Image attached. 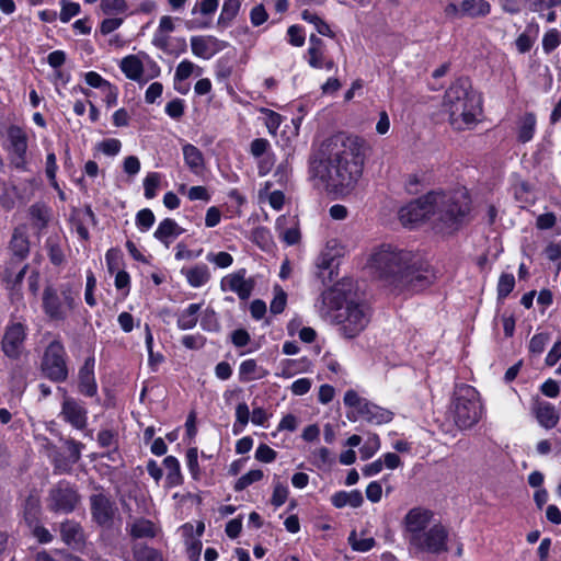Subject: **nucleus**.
<instances>
[{"label":"nucleus","mask_w":561,"mask_h":561,"mask_svg":"<svg viewBox=\"0 0 561 561\" xmlns=\"http://www.w3.org/2000/svg\"><path fill=\"white\" fill-rule=\"evenodd\" d=\"M363 164V141L355 136L337 134L322 142L310 161V174L327 192L346 194L362 176Z\"/></svg>","instance_id":"f257e3e1"},{"label":"nucleus","mask_w":561,"mask_h":561,"mask_svg":"<svg viewBox=\"0 0 561 561\" xmlns=\"http://www.w3.org/2000/svg\"><path fill=\"white\" fill-rule=\"evenodd\" d=\"M444 106L449 114L450 125L457 130L471 128L481 114V100L466 78L456 80L447 89Z\"/></svg>","instance_id":"f03ea898"},{"label":"nucleus","mask_w":561,"mask_h":561,"mask_svg":"<svg viewBox=\"0 0 561 561\" xmlns=\"http://www.w3.org/2000/svg\"><path fill=\"white\" fill-rule=\"evenodd\" d=\"M433 208V221L443 232L458 229L470 211V197L466 188L451 192L430 193Z\"/></svg>","instance_id":"7ed1b4c3"},{"label":"nucleus","mask_w":561,"mask_h":561,"mask_svg":"<svg viewBox=\"0 0 561 561\" xmlns=\"http://www.w3.org/2000/svg\"><path fill=\"white\" fill-rule=\"evenodd\" d=\"M453 416L455 424L461 428H470L482 416V404L479 392L469 385L456 388L453 401Z\"/></svg>","instance_id":"20e7f679"},{"label":"nucleus","mask_w":561,"mask_h":561,"mask_svg":"<svg viewBox=\"0 0 561 561\" xmlns=\"http://www.w3.org/2000/svg\"><path fill=\"white\" fill-rule=\"evenodd\" d=\"M412 260V253L396 250L391 247H381L373 253L369 264L374 273L394 287V278L402 273L404 265Z\"/></svg>","instance_id":"39448f33"},{"label":"nucleus","mask_w":561,"mask_h":561,"mask_svg":"<svg viewBox=\"0 0 561 561\" xmlns=\"http://www.w3.org/2000/svg\"><path fill=\"white\" fill-rule=\"evenodd\" d=\"M435 279L431 266L419 256L412 254V260L399 276L394 278V289L399 291L419 293L428 287Z\"/></svg>","instance_id":"423d86ee"},{"label":"nucleus","mask_w":561,"mask_h":561,"mask_svg":"<svg viewBox=\"0 0 561 561\" xmlns=\"http://www.w3.org/2000/svg\"><path fill=\"white\" fill-rule=\"evenodd\" d=\"M334 318L340 325L341 334L346 339H353L369 323L370 310L365 304L350 300L346 302L345 308L337 312Z\"/></svg>","instance_id":"0eeeda50"},{"label":"nucleus","mask_w":561,"mask_h":561,"mask_svg":"<svg viewBox=\"0 0 561 561\" xmlns=\"http://www.w3.org/2000/svg\"><path fill=\"white\" fill-rule=\"evenodd\" d=\"M41 370L53 382L67 380L66 351L60 341L54 340L48 344L42 358Z\"/></svg>","instance_id":"6e6552de"},{"label":"nucleus","mask_w":561,"mask_h":561,"mask_svg":"<svg viewBox=\"0 0 561 561\" xmlns=\"http://www.w3.org/2000/svg\"><path fill=\"white\" fill-rule=\"evenodd\" d=\"M81 496L76 485L61 480L48 492L47 508L56 514H70L80 504Z\"/></svg>","instance_id":"1a4fd4ad"},{"label":"nucleus","mask_w":561,"mask_h":561,"mask_svg":"<svg viewBox=\"0 0 561 561\" xmlns=\"http://www.w3.org/2000/svg\"><path fill=\"white\" fill-rule=\"evenodd\" d=\"M448 537L447 528L442 524H435L420 535L408 537V540L410 547L415 551L440 554L448 551Z\"/></svg>","instance_id":"9d476101"},{"label":"nucleus","mask_w":561,"mask_h":561,"mask_svg":"<svg viewBox=\"0 0 561 561\" xmlns=\"http://www.w3.org/2000/svg\"><path fill=\"white\" fill-rule=\"evenodd\" d=\"M75 308L72 290L64 286L60 293L51 286H47L43 293L44 312L53 320H64L67 312Z\"/></svg>","instance_id":"9b49d317"},{"label":"nucleus","mask_w":561,"mask_h":561,"mask_svg":"<svg viewBox=\"0 0 561 561\" xmlns=\"http://www.w3.org/2000/svg\"><path fill=\"white\" fill-rule=\"evenodd\" d=\"M26 325L19 321H9L1 340V350L10 359H19L24 350Z\"/></svg>","instance_id":"f8f14e48"},{"label":"nucleus","mask_w":561,"mask_h":561,"mask_svg":"<svg viewBox=\"0 0 561 561\" xmlns=\"http://www.w3.org/2000/svg\"><path fill=\"white\" fill-rule=\"evenodd\" d=\"M89 502L93 522L103 528H111L117 512L115 503L103 492L91 494Z\"/></svg>","instance_id":"ddd939ff"},{"label":"nucleus","mask_w":561,"mask_h":561,"mask_svg":"<svg viewBox=\"0 0 561 561\" xmlns=\"http://www.w3.org/2000/svg\"><path fill=\"white\" fill-rule=\"evenodd\" d=\"M432 199L430 193L421 198H417L407 206L402 207L399 211V218L403 226H413L426 218L433 220Z\"/></svg>","instance_id":"4468645a"},{"label":"nucleus","mask_w":561,"mask_h":561,"mask_svg":"<svg viewBox=\"0 0 561 561\" xmlns=\"http://www.w3.org/2000/svg\"><path fill=\"white\" fill-rule=\"evenodd\" d=\"M219 0H196L191 10V19L185 22L188 30H205L210 27L213 15L217 11Z\"/></svg>","instance_id":"2eb2a0df"},{"label":"nucleus","mask_w":561,"mask_h":561,"mask_svg":"<svg viewBox=\"0 0 561 561\" xmlns=\"http://www.w3.org/2000/svg\"><path fill=\"white\" fill-rule=\"evenodd\" d=\"M8 139L11 163L16 169L26 170L27 136L25 131L12 125L8 128Z\"/></svg>","instance_id":"dca6fc26"},{"label":"nucleus","mask_w":561,"mask_h":561,"mask_svg":"<svg viewBox=\"0 0 561 561\" xmlns=\"http://www.w3.org/2000/svg\"><path fill=\"white\" fill-rule=\"evenodd\" d=\"M350 301L342 288L335 286L324 290L316 302V308L322 317L330 316L332 311H342Z\"/></svg>","instance_id":"f3484780"},{"label":"nucleus","mask_w":561,"mask_h":561,"mask_svg":"<svg viewBox=\"0 0 561 561\" xmlns=\"http://www.w3.org/2000/svg\"><path fill=\"white\" fill-rule=\"evenodd\" d=\"M87 414L88 411L81 402L65 394L60 412L64 421L77 430H84L88 421Z\"/></svg>","instance_id":"a211bd4d"},{"label":"nucleus","mask_w":561,"mask_h":561,"mask_svg":"<svg viewBox=\"0 0 561 561\" xmlns=\"http://www.w3.org/2000/svg\"><path fill=\"white\" fill-rule=\"evenodd\" d=\"M247 271L241 268L221 280L222 290L229 289L238 295L242 300H247L254 288V279L245 278Z\"/></svg>","instance_id":"6ab92c4d"},{"label":"nucleus","mask_w":561,"mask_h":561,"mask_svg":"<svg viewBox=\"0 0 561 561\" xmlns=\"http://www.w3.org/2000/svg\"><path fill=\"white\" fill-rule=\"evenodd\" d=\"M359 417L364 419L368 423L380 425L390 422L393 417V413L367 400L358 414H355V412L347 413V419L350 421H356Z\"/></svg>","instance_id":"aec40b11"},{"label":"nucleus","mask_w":561,"mask_h":561,"mask_svg":"<svg viewBox=\"0 0 561 561\" xmlns=\"http://www.w3.org/2000/svg\"><path fill=\"white\" fill-rule=\"evenodd\" d=\"M432 518L433 512L427 508L414 507L410 510L404 517V526L409 537L423 533Z\"/></svg>","instance_id":"412c9836"},{"label":"nucleus","mask_w":561,"mask_h":561,"mask_svg":"<svg viewBox=\"0 0 561 561\" xmlns=\"http://www.w3.org/2000/svg\"><path fill=\"white\" fill-rule=\"evenodd\" d=\"M226 47V43L214 36H192V53L199 58L209 59Z\"/></svg>","instance_id":"4be33fe9"},{"label":"nucleus","mask_w":561,"mask_h":561,"mask_svg":"<svg viewBox=\"0 0 561 561\" xmlns=\"http://www.w3.org/2000/svg\"><path fill=\"white\" fill-rule=\"evenodd\" d=\"M94 357H88L79 370V391L87 397H93L98 391L94 378Z\"/></svg>","instance_id":"5701e85b"},{"label":"nucleus","mask_w":561,"mask_h":561,"mask_svg":"<svg viewBox=\"0 0 561 561\" xmlns=\"http://www.w3.org/2000/svg\"><path fill=\"white\" fill-rule=\"evenodd\" d=\"M60 536L62 541L70 547H80L84 542V533L81 525L73 520L67 519L60 524Z\"/></svg>","instance_id":"b1692460"},{"label":"nucleus","mask_w":561,"mask_h":561,"mask_svg":"<svg viewBox=\"0 0 561 561\" xmlns=\"http://www.w3.org/2000/svg\"><path fill=\"white\" fill-rule=\"evenodd\" d=\"M534 412L538 423L547 430L553 428L560 420L554 405L546 401L537 402Z\"/></svg>","instance_id":"393cba45"},{"label":"nucleus","mask_w":561,"mask_h":561,"mask_svg":"<svg viewBox=\"0 0 561 561\" xmlns=\"http://www.w3.org/2000/svg\"><path fill=\"white\" fill-rule=\"evenodd\" d=\"M308 64L316 69L323 68L325 57V44L324 42L312 34L309 37V48L307 50Z\"/></svg>","instance_id":"a878e982"},{"label":"nucleus","mask_w":561,"mask_h":561,"mask_svg":"<svg viewBox=\"0 0 561 561\" xmlns=\"http://www.w3.org/2000/svg\"><path fill=\"white\" fill-rule=\"evenodd\" d=\"M183 229L171 218L162 220L154 231V238L164 243L167 247L170 244L171 238H176L183 233Z\"/></svg>","instance_id":"bb28decb"},{"label":"nucleus","mask_w":561,"mask_h":561,"mask_svg":"<svg viewBox=\"0 0 561 561\" xmlns=\"http://www.w3.org/2000/svg\"><path fill=\"white\" fill-rule=\"evenodd\" d=\"M465 18H485L491 12V4L486 0H461Z\"/></svg>","instance_id":"cd10ccee"},{"label":"nucleus","mask_w":561,"mask_h":561,"mask_svg":"<svg viewBox=\"0 0 561 561\" xmlns=\"http://www.w3.org/2000/svg\"><path fill=\"white\" fill-rule=\"evenodd\" d=\"M10 249L12 252L11 259L22 263V261L26 259L30 252V243L27 237L19 230H15L10 242Z\"/></svg>","instance_id":"c85d7f7f"},{"label":"nucleus","mask_w":561,"mask_h":561,"mask_svg":"<svg viewBox=\"0 0 561 561\" xmlns=\"http://www.w3.org/2000/svg\"><path fill=\"white\" fill-rule=\"evenodd\" d=\"M331 502L337 508L346 505L359 507L363 504L364 499L359 490H353L351 492L340 491L332 495Z\"/></svg>","instance_id":"c756f323"},{"label":"nucleus","mask_w":561,"mask_h":561,"mask_svg":"<svg viewBox=\"0 0 561 561\" xmlns=\"http://www.w3.org/2000/svg\"><path fill=\"white\" fill-rule=\"evenodd\" d=\"M267 375V370L259 367L254 359L243 360L239 366V380L249 382L251 380L261 379Z\"/></svg>","instance_id":"7c9ffc66"},{"label":"nucleus","mask_w":561,"mask_h":561,"mask_svg":"<svg viewBox=\"0 0 561 561\" xmlns=\"http://www.w3.org/2000/svg\"><path fill=\"white\" fill-rule=\"evenodd\" d=\"M536 128V116L534 113H526L517 123V140L528 142L533 139Z\"/></svg>","instance_id":"2f4dec72"},{"label":"nucleus","mask_w":561,"mask_h":561,"mask_svg":"<svg viewBox=\"0 0 561 561\" xmlns=\"http://www.w3.org/2000/svg\"><path fill=\"white\" fill-rule=\"evenodd\" d=\"M20 264L16 260L11 259L2 272V279L13 286L21 284L27 270V264L19 266Z\"/></svg>","instance_id":"473e14b6"},{"label":"nucleus","mask_w":561,"mask_h":561,"mask_svg":"<svg viewBox=\"0 0 561 561\" xmlns=\"http://www.w3.org/2000/svg\"><path fill=\"white\" fill-rule=\"evenodd\" d=\"M192 287H201L210 278V273L206 264H197L188 270H182Z\"/></svg>","instance_id":"72a5a7b5"},{"label":"nucleus","mask_w":561,"mask_h":561,"mask_svg":"<svg viewBox=\"0 0 561 561\" xmlns=\"http://www.w3.org/2000/svg\"><path fill=\"white\" fill-rule=\"evenodd\" d=\"M129 535L134 539L153 538L157 535L154 524L145 518H138L129 525Z\"/></svg>","instance_id":"f704fd0d"},{"label":"nucleus","mask_w":561,"mask_h":561,"mask_svg":"<svg viewBox=\"0 0 561 561\" xmlns=\"http://www.w3.org/2000/svg\"><path fill=\"white\" fill-rule=\"evenodd\" d=\"M201 307V304H191L186 309H184L178 317V328L180 330L193 329L197 324Z\"/></svg>","instance_id":"c9c22d12"},{"label":"nucleus","mask_w":561,"mask_h":561,"mask_svg":"<svg viewBox=\"0 0 561 561\" xmlns=\"http://www.w3.org/2000/svg\"><path fill=\"white\" fill-rule=\"evenodd\" d=\"M121 69L128 79L138 81L142 76L144 65L138 57L129 55L123 58Z\"/></svg>","instance_id":"e433bc0d"},{"label":"nucleus","mask_w":561,"mask_h":561,"mask_svg":"<svg viewBox=\"0 0 561 561\" xmlns=\"http://www.w3.org/2000/svg\"><path fill=\"white\" fill-rule=\"evenodd\" d=\"M183 157L185 164L191 171L197 173L204 165V157L202 151L194 145L185 144L183 146Z\"/></svg>","instance_id":"4c0bfd02"},{"label":"nucleus","mask_w":561,"mask_h":561,"mask_svg":"<svg viewBox=\"0 0 561 561\" xmlns=\"http://www.w3.org/2000/svg\"><path fill=\"white\" fill-rule=\"evenodd\" d=\"M241 3L239 0H225L217 20V25L224 28L228 27L238 15Z\"/></svg>","instance_id":"58836bf2"},{"label":"nucleus","mask_w":561,"mask_h":561,"mask_svg":"<svg viewBox=\"0 0 561 561\" xmlns=\"http://www.w3.org/2000/svg\"><path fill=\"white\" fill-rule=\"evenodd\" d=\"M131 551L135 561H164L159 550L145 543H135Z\"/></svg>","instance_id":"ea45409f"},{"label":"nucleus","mask_w":561,"mask_h":561,"mask_svg":"<svg viewBox=\"0 0 561 561\" xmlns=\"http://www.w3.org/2000/svg\"><path fill=\"white\" fill-rule=\"evenodd\" d=\"M163 465H164L165 469L168 470V474H167L168 486L172 488V486L180 485L183 481V477L181 474L179 460L173 456H168L164 458Z\"/></svg>","instance_id":"a19ab883"},{"label":"nucleus","mask_w":561,"mask_h":561,"mask_svg":"<svg viewBox=\"0 0 561 561\" xmlns=\"http://www.w3.org/2000/svg\"><path fill=\"white\" fill-rule=\"evenodd\" d=\"M301 19L312 24L319 34L329 37L335 36L334 33L331 31L329 24L324 22L317 13L310 10H304L301 12Z\"/></svg>","instance_id":"79ce46f5"},{"label":"nucleus","mask_w":561,"mask_h":561,"mask_svg":"<svg viewBox=\"0 0 561 561\" xmlns=\"http://www.w3.org/2000/svg\"><path fill=\"white\" fill-rule=\"evenodd\" d=\"M100 8L103 14L113 16L125 14L128 10V4L125 0H101Z\"/></svg>","instance_id":"37998d69"},{"label":"nucleus","mask_w":561,"mask_h":561,"mask_svg":"<svg viewBox=\"0 0 561 561\" xmlns=\"http://www.w3.org/2000/svg\"><path fill=\"white\" fill-rule=\"evenodd\" d=\"M347 541L352 549L357 552H367L371 550L376 545V541L373 537L359 538L355 530L350 534Z\"/></svg>","instance_id":"c03bdc74"},{"label":"nucleus","mask_w":561,"mask_h":561,"mask_svg":"<svg viewBox=\"0 0 561 561\" xmlns=\"http://www.w3.org/2000/svg\"><path fill=\"white\" fill-rule=\"evenodd\" d=\"M515 287V277L513 274H501L497 283V299L504 300Z\"/></svg>","instance_id":"a18cd8bd"},{"label":"nucleus","mask_w":561,"mask_h":561,"mask_svg":"<svg viewBox=\"0 0 561 561\" xmlns=\"http://www.w3.org/2000/svg\"><path fill=\"white\" fill-rule=\"evenodd\" d=\"M263 477H264V473L262 470H260V469L250 470L249 472L241 476L237 480V482L234 484V491L240 492V491L247 489L252 483L262 480Z\"/></svg>","instance_id":"49530a36"},{"label":"nucleus","mask_w":561,"mask_h":561,"mask_svg":"<svg viewBox=\"0 0 561 561\" xmlns=\"http://www.w3.org/2000/svg\"><path fill=\"white\" fill-rule=\"evenodd\" d=\"M98 443L101 447H113V451L108 457L113 459L112 455L117 454V435L111 430H102L98 434Z\"/></svg>","instance_id":"de8ad7c7"},{"label":"nucleus","mask_w":561,"mask_h":561,"mask_svg":"<svg viewBox=\"0 0 561 561\" xmlns=\"http://www.w3.org/2000/svg\"><path fill=\"white\" fill-rule=\"evenodd\" d=\"M161 176L157 172L149 173L144 180L145 196L148 199L157 195V188L160 185Z\"/></svg>","instance_id":"09e8293b"},{"label":"nucleus","mask_w":561,"mask_h":561,"mask_svg":"<svg viewBox=\"0 0 561 561\" xmlns=\"http://www.w3.org/2000/svg\"><path fill=\"white\" fill-rule=\"evenodd\" d=\"M367 400L365 398H362L358 396V393L350 389L344 394V404L348 408H352L353 410L351 412H355V414L359 413V410H362L364 403H366Z\"/></svg>","instance_id":"8fccbe9b"},{"label":"nucleus","mask_w":561,"mask_h":561,"mask_svg":"<svg viewBox=\"0 0 561 561\" xmlns=\"http://www.w3.org/2000/svg\"><path fill=\"white\" fill-rule=\"evenodd\" d=\"M287 302L286 293L279 287H275V296L270 305V310L274 314H279L284 311Z\"/></svg>","instance_id":"3c124183"},{"label":"nucleus","mask_w":561,"mask_h":561,"mask_svg":"<svg viewBox=\"0 0 561 561\" xmlns=\"http://www.w3.org/2000/svg\"><path fill=\"white\" fill-rule=\"evenodd\" d=\"M195 69H198V73L201 72V69L196 67L192 61L190 60H182L175 70L174 79L175 81H184L187 78L192 76Z\"/></svg>","instance_id":"603ef678"},{"label":"nucleus","mask_w":561,"mask_h":561,"mask_svg":"<svg viewBox=\"0 0 561 561\" xmlns=\"http://www.w3.org/2000/svg\"><path fill=\"white\" fill-rule=\"evenodd\" d=\"M560 44V33L556 28L549 30L542 38V48L546 54H550Z\"/></svg>","instance_id":"864d4df0"},{"label":"nucleus","mask_w":561,"mask_h":561,"mask_svg":"<svg viewBox=\"0 0 561 561\" xmlns=\"http://www.w3.org/2000/svg\"><path fill=\"white\" fill-rule=\"evenodd\" d=\"M80 12V4L77 2H67L65 0L61 1V11L59 14V19L62 23L69 22L73 16L78 15Z\"/></svg>","instance_id":"5fc2aeb1"},{"label":"nucleus","mask_w":561,"mask_h":561,"mask_svg":"<svg viewBox=\"0 0 561 561\" xmlns=\"http://www.w3.org/2000/svg\"><path fill=\"white\" fill-rule=\"evenodd\" d=\"M54 471L55 473H69L72 470L73 463L68 458L60 453H57L53 459Z\"/></svg>","instance_id":"6e6d98bb"},{"label":"nucleus","mask_w":561,"mask_h":561,"mask_svg":"<svg viewBox=\"0 0 561 561\" xmlns=\"http://www.w3.org/2000/svg\"><path fill=\"white\" fill-rule=\"evenodd\" d=\"M380 440L377 435H374L367 439L365 445L359 448V454L363 460L369 459L379 449Z\"/></svg>","instance_id":"4d7b16f0"},{"label":"nucleus","mask_w":561,"mask_h":561,"mask_svg":"<svg viewBox=\"0 0 561 561\" xmlns=\"http://www.w3.org/2000/svg\"><path fill=\"white\" fill-rule=\"evenodd\" d=\"M65 445L68 450V458L76 465L81 458V451L84 448V445L80 442L75 440L73 438L65 439Z\"/></svg>","instance_id":"13d9d810"},{"label":"nucleus","mask_w":561,"mask_h":561,"mask_svg":"<svg viewBox=\"0 0 561 561\" xmlns=\"http://www.w3.org/2000/svg\"><path fill=\"white\" fill-rule=\"evenodd\" d=\"M249 417H250V411H249V407L247 405V403L245 402L239 403L236 408L237 421L233 425V432L236 434L239 432V430L237 428L238 424H240L241 428L244 427L249 422Z\"/></svg>","instance_id":"bf43d9fd"},{"label":"nucleus","mask_w":561,"mask_h":561,"mask_svg":"<svg viewBox=\"0 0 561 561\" xmlns=\"http://www.w3.org/2000/svg\"><path fill=\"white\" fill-rule=\"evenodd\" d=\"M287 496H288V488L286 485L282 484L280 482H276L274 484L271 503L275 507H279L286 502Z\"/></svg>","instance_id":"052dcab7"},{"label":"nucleus","mask_w":561,"mask_h":561,"mask_svg":"<svg viewBox=\"0 0 561 561\" xmlns=\"http://www.w3.org/2000/svg\"><path fill=\"white\" fill-rule=\"evenodd\" d=\"M136 224L142 230H148L154 224V215L149 208L138 211L136 216Z\"/></svg>","instance_id":"680f3d73"},{"label":"nucleus","mask_w":561,"mask_h":561,"mask_svg":"<svg viewBox=\"0 0 561 561\" xmlns=\"http://www.w3.org/2000/svg\"><path fill=\"white\" fill-rule=\"evenodd\" d=\"M549 341V334H535L529 342V351L534 354H541Z\"/></svg>","instance_id":"e2e57ef3"},{"label":"nucleus","mask_w":561,"mask_h":561,"mask_svg":"<svg viewBox=\"0 0 561 561\" xmlns=\"http://www.w3.org/2000/svg\"><path fill=\"white\" fill-rule=\"evenodd\" d=\"M186 463L188 470L194 479H197L199 476V466H198V451L196 447H192L186 453Z\"/></svg>","instance_id":"0e129e2a"},{"label":"nucleus","mask_w":561,"mask_h":561,"mask_svg":"<svg viewBox=\"0 0 561 561\" xmlns=\"http://www.w3.org/2000/svg\"><path fill=\"white\" fill-rule=\"evenodd\" d=\"M165 113L174 118L179 119L184 114V101L181 99H174L167 103L165 105Z\"/></svg>","instance_id":"69168bd1"},{"label":"nucleus","mask_w":561,"mask_h":561,"mask_svg":"<svg viewBox=\"0 0 561 561\" xmlns=\"http://www.w3.org/2000/svg\"><path fill=\"white\" fill-rule=\"evenodd\" d=\"M207 260L215 263L218 267L226 268L233 262L232 256L228 252L209 253Z\"/></svg>","instance_id":"338daca9"},{"label":"nucleus","mask_w":561,"mask_h":561,"mask_svg":"<svg viewBox=\"0 0 561 561\" xmlns=\"http://www.w3.org/2000/svg\"><path fill=\"white\" fill-rule=\"evenodd\" d=\"M276 456V451L265 444H261L255 451V459L266 463L274 461Z\"/></svg>","instance_id":"774afa93"}]
</instances>
